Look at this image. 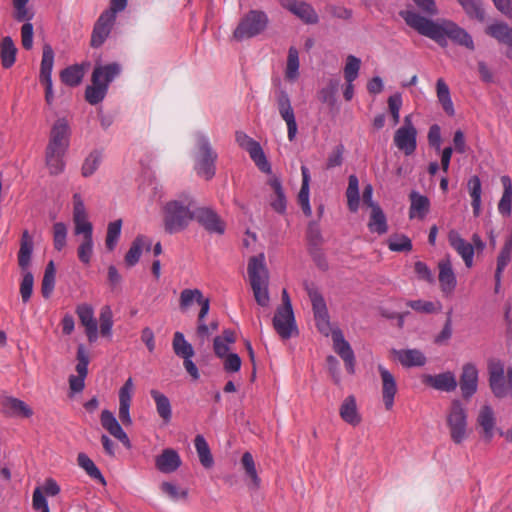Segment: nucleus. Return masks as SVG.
<instances>
[{"label": "nucleus", "instance_id": "nucleus-1", "mask_svg": "<svg viewBox=\"0 0 512 512\" xmlns=\"http://www.w3.org/2000/svg\"><path fill=\"white\" fill-rule=\"evenodd\" d=\"M400 16L409 27L413 28L420 35L434 40L441 47H446L448 39H450L455 44L469 50L475 49L472 36L453 21L446 19L433 21L421 16L414 10L401 11Z\"/></svg>", "mask_w": 512, "mask_h": 512}, {"label": "nucleus", "instance_id": "nucleus-2", "mask_svg": "<svg viewBox=\"0 0 512 512\" xmlns=\"http://www.w3.org/2000/svg\"><path fill=\"white\" fill-rule=\"evenodd\" d=\"M73 223L75 235H82L77 254L83 264H89L93 255V225L88 220L84 201L79 193L73 195Z\"/></svg>", "mask_w": 512, "mask_h": 512}, {"label": "nucleus", "instance_id": "nucleus-3", "mask_svg": "<svg viewBox=\"0 0 512 512\" xmlns=\"http://www.w3.org/2000/svg\"><path fill=\"white\" fill-rule=\"evenodd\" d=\"M164 212L165 230L170 234L177 233L194 219V200L189 194H181L165 205Z\"/></svg>", "mask_w": 512, "mask_h": 512}, {"label": "nucleus", "instance_id": "nucleus-4", "mask_svg": "<svg viewBox=\"0 0 512 512\" xmlns=\"http://www.w3.org/2000/svg\"><path fill=\"white\" fill-rule=\"evenodd\" d=\"M117 63L98 65L92 73V84L86 88L85 98L92 105L100 103L106 96L109 84L120 74Z\"/></svg>", "mask_w": 512, "mask_h": 512}, {"label": "nucleus", "instance_id": "nucleus-5", "mask_svg": "<svg viewBox=\"0 0 512 512\" xmlns=\"http://www.w3.org/2000/svg\"><path fill=\"white\" fill-rule=\"evenodd\" d=\"M197 152L195 153L194 169L198 176L210 180L216 172L217 152L213 149L210 139L203 133L195 134Z\"/></svg>", "mask_w": 512, "mask_h": 512}, {"label": "nucleus", "instance_id": "nucleus-6", "mask_svg": "<svg viewBox=\"0 0 512 512\" xmlns=\"http://www.w3.org/2000/svg\"><path fill=\"white\" fill-rule=\"evenodd\" d=\"M268 24L269 18L264 11L250 10L241 18L233 37L238 41L256 37L267 29Z\"/></svg>", "mask_w": 512, "mask_h": 512}, {"label": "nucleus", "instance_id": "nucleus-7", "mask_svg": "<svg viewBox=\"0 0 512 512\" xmlns=\"http://www.w3.org/2000/svg\"><path fill=\"white\" fill-rule=\"evenodd\" d=\"M450 437L455 444H461L467 438V412L459 400H454L446 415Z\"/></svg>", "mask_w": 512, "mask_h": 512}, {"label": "nucleus", "instance_id": "nucleus-8", "mask_svg": "<svg viewBox=\"0 0 512 512\" xmlns=\"http://www.w3.org/2000/svg\"><path fill=\"white\" fill-rule=\"evenodd\" d=\"M394 144L409 156L414 153L417 147V130L412 122V115L404 117L403 126L398 128L394 134Z\"/></svg>", "mask_w": 512, "mask_h": 512}, {"label": "nucleus", "instance_id": "nucleus-9", "mask_svg": "<svg viewBox=\"0 0 512 512\" xmlns=\"http://www.w3.org/2000/svg\"><path fill=\"white\" fill-rule=\"evenodd\" d=\"M237 144L249 153L256 166L265 173H271V165L268 162L261 145L242 131L236 132Z\"/></svg>", "mask_w": 512, "mask_h": 512}, {"label": "nucleus", "instance_id": "nucleus-10", "mask_svg": "<svg viewBox=\"0 0 512 512\" xmlns=\"http://www.w3.org/2000/svg\"><path fill=\"white\" fill-rule=\"evenodd\" d=\"M276 104L281 118L287 125V137L292 142L296 138L298 125L290 97L285 90L280 89L276 92Z\"/></svg>", "mask_w": 512, "mask_h": 512}, {"label": "nucleus", "instance_id": "nucleus-11", "mask_svg": "<svg viewBox=\"0 0 512 512\" xmlns=\"http://www.w3.org/2000/svg\"><path fill=\"white\" fill-rule=\"evenodd\" d=\"M282 8L289 11L305 24L313 25L319 22V16L311 4L303 0H279Z\"/></svg>", "mask_w": 512, "mask_h": 512}, {"label": "nucleus", "instance_id": "nucleus-12", "mask_svg": "<svg viewBox=\"0 0 512 512\" xmlns=\"http://www.w3.org/2000/svg\"><path fill=\"white\" fill-rule=\"evenodd\" d=\"M71 127L66 118H59L53 124L47 148L67 151L70 145Z\"/></svg>", "mask_w": 512, "mask_h": 512}, {"label": "nucleus", "instance_id": "nucleus-13", "mask_svg": "<svg viewBox=\"0 0 512 512\" xmlns=\"http://www.w3.org/2000/svg\"><path fill=\"white\" fill-rule=\"evenodd\" d=\"M194 219L211 234L222 235L225 232V222L211 208L201 207L195 209Z\"/></svg>", "mask_w": 512, "mask_h": 512}, {"label": "nucleus", "instance_id": "nucleus-14", "mask_svg": "<svg viewBox=\"0 0 512 512\" xmlns=\"http://www.w3.org/2000/svg\"><path fill=\"white\" fill-rule=\"evenodd\" d=\"M333 349L344 361L348 373L355 372V355L351 345L344 338L343 332L339 328H334L332 332Z\"/></svg>", "mask_w": 512, "mask_h": 512}, {"label": "nucleus", "instance_id": "nucleus-15", "mask_svg": "<svg viewBox=\"0 0 512 512\" xmlns=\"http://www.w3.org/2000/svg\"><path fill=\"white\" fill-rule=\"evenodd\" d=\"M134 393V382L131 377H129L125 383L121 386L118 392L119 397V409H118V417L120 422L124 426H131L133 423L132 417L130 415V407L132 403V397Z\"/></svg>", "mask_w": 512, "mask_h": 512}, {"label": "nucleus", "instance_id": "nucleus-16", "mask_svg": "<svg viewBox=\"0 0 512 512\" xmlns=\"http://www.w3.org/2000/svg\"><path fill=\"white\" fill-rule=\"evenodd\" d=\"M489 384L497 398L512 394V387L505 377L504 366L501 363L492 364L489 368Z\"/></svg>", "mask_w": 512, "mask_h": 512}, {"label": "nucleus", "instance_id": "nucleus-17", "mask_svg": "<svg viewBox=\"0 0 512 512\" xmlns=\"http://www.w3.org/2000/svg\"><path fill=\"white\" fill-rule=\"evenodd\" d=\"M438 280L444 296L450 297L457 286V278L450 258L447 256L438 262Z\"/></svg>", "mask_w": 512, "mask_h": 512}, {"label": "nucleus", "instance_id": "nucleus-18", "mask_svg": "<svg viewBox=\"0 0 512 512\" xmlns=\"http://www.w3.org/2000/svg\"><path fill=\"white\" fill-rule=\"evenodd\" d=\"M273 327L281 338L292 337L297 330L293 310L277 308L273 318Z\"/></svg>", "mask_w": 512, "mask_h": 512}, {"label": "nucleus", "instance_id": "nucleus-19", "mask_svg": "<svg viewBox=\"0 0 512 512\" xmlns=\"http://www.w3.org/2000/svg\"><path fill=\"white\" fill-rule=\"evenodd\" d=\"M100 422L102 427L114 438L119 440L126 448L131 447L130 439L127 433L123 430L120 420L108 409L101 412Z\"/></svg>", "mask_w": 512, "mask_h": 512}, {"label": "nucleus", "instance_id": "nucleus-20", "mask_svg": "<svg viewBox=\"0 0 512 512\" xmlns=\"http://www.w3.org/2000/svg\"><path fill=\"white\" fill-rule=\"evenodd\" d=\"M479 371L475 364L466 363L462 367L460 375V389L462 396L466 399L471 398L478 389Z\"/></svg>", "mask_w": 512, "mask_h": 512}, {"label": "nucleus", "instance_id": "nucleus-21", "mask_svg": "<svg viewBox=\"0 0 512 512\" xmlns=\"http://www.w3.org/2000/svg\"><path fill=\"white\" fill-rule=\"evenodd\" d=\"M378 371L382 382V398L386 410L394 406V399L398 391L396 379L393 374L383 365H378Z\"/></svg>", "mask_w": 512, "mask_h": 512}, {"label": "nucleus", "instance_id": "nucleus-22", "mask_svg": "<svg viewBox=\"0 0 512 512\" xmlns=\"http://www.w3.org/2000/svg\"><path fill=\"white\" fill-rule=\"evenodd\" d=\"M76 314L85 328L89 342L93 343L98 339V326L94 317V309L90 304L83 303L76 307Z\"/></svg>", "mask_w": 512, "mask_h": 512}, {"label": "nucleus", "instance_id": "nucleus-23", "mask_svg": "<svg viewBox=\"0 0 512 512\" xmlns=\"http://www.w3.org/2000/svg\"><path fill=\"white\" fill-rule=\"evenodd\" d=\"M247 273L250 285L269 283V272L265 263L264 253H259L249 259Z\"/></svg>", "mask_w": 512, "mask_h": 512}, {"label": "nucleus", "instance_id": "nucleus-24", "mask_svg": "<svg viewBox=\"0 0 512 512\" xmlns=\"http://www.w3.org/2000/svg\"><path fill=\"white\" fill-rule=\"evenodd\" d=\"M422 382L438 391L452 392L457 387V380L453 372L446 371L436 375L425 374Z\"/></svg>", "mask_w": 512, "mask_h": 512}, {"label": "nucleus", "instance_id": "nucleus-25", "mask_svg": "<svg viewBox=\"0 0 512 512\" xmlns=\"http://www.w3.org/2000/svg\"><path fill=\"white\" fill-rule=\"evenodd\" d=\"M115 21L116 20L113 19L110 14H106L104 12L101 13L94 25L91 36V45L93 47H99L105 42L112 30Z\"/></svg>", "mask_w": 512, "mask_h": 512}, {"label": "nucleus", "instance_id": "nucleus-26", "mask_svg": "<svg viewBox=\"0 0 512 512\" xmlns=\"http://www.w3.org/2000/svg\"><path fill=\"white\" fill-rule=\"evenodd\" d=\"M449 244L462 257L465 265L470 268L473 265L474 247L463 239L456 230H451L448 234Z\"/></svg>", "mask_w": 512, "mask_h": 512}, {"label": "nucleus", "instance_id": "nucleus-27", "mask_svg": "<svg viewBox=\"0 0 512 512\" xmlns=\"http://www.w3.org/2000/svg\"><path fill=\"white\" fill-rule=\"evenodd\" d=\"M2 412L10 417H30L33 414L32 409L22 400L4 396L1 399Z\"/></svg>", "mask_w": 512, "mask_h": 512}, {"label": "nucleus", "instance_id": "nucleus-28", "mask_svg": "<svg viewBox=\"0 0 512 512\" xmlns=\"http://www.w3.org/2000/svg\"><path fill=\"white\" fill-rule=\"evenodd\" d=\"M182 464L178 452L174 449L167 448L162 451L155 459L156 468L162 473H173Z\"/></svg>", "mask_w": 512, "mask_h": 512}, {"label": "nucleus", "instance_id": "nucleus-29", "mask_svg": "<svg viewBox=\"0 0 512 512\" xmlns=\"http://www.w3.org/2000/svg\"><path fill=\"white\" fill-rule=\"evenodd\" d=\"M410 208L409 218L423 220L430 211V200L427 196L420 194L417 191H411L409 194Z\"/></svg>", "mask_w": 512, "mask_h": 512}, {"label": "nucleus", "instance_id": "nucleus-30", "mask_svg": "<svg viewBox=\"0 0 512 512\" xmlns=\"http://www.w3.org/2000/svg\"><path fill=\"white\" fill-rule=\"evenodd\" d=\"M339 415L345 423L351 426L355 427L361 423L362 417L355 396L349 395L343 400L339 408Z\"/></svg>", "mask_w": 512, "mask_h": 512}, {"label": "nucleus", "instance_id": "nucleus-31", "mask_svg": "<svg viewBox=\"0 0 512 512\" xmlns=\"http://www.w3.org/2000/svg\"><path fill=\"white\" fill-rule=\"evenodd\" d=\"M152 246V241L145 236H137L135 240L132 242L129 250L125 255V263L128 267L135 266L141 255L143 250L149 251Z\"/></svg>", "mask_w": 512, "mask_h": 512}, {"label": "nucleus", "instance_id": "nucleus-32", "mask_svg": "<svg viewBox=\"0 0 512 512\" xmlns=\"http://www.w3.org/2000/svg\"><path fill=\"white\" fill-rule=\"evenodd\" d=\"M393 353L401 365L407 368L421 367L426 363L425 355L418 349L394 350Z\"/></svg>", "mask_w": 512, "mask_h": 512}, {"label": "nucleus", "instance_id": "nucleus-33", "mask_svg": "<svg viewBox=\"0 0 512 512\" xmlns=\"http://www.w3.org/2000/svg\"><path fill=\"white\" fill-rule=\"evenodd\" d=\"M269 186L273 190L270 196V205L274 211L283 214L287 208V200L279 178L272 177L268 181Z\"/></svg>", "mask_w": 512, "mask_h": 512}, {"label": "nucleus", "instance_id": "nucleus-34", "mask_svg": "<svg viewBox=\"0 0 512 512\" xmlns=\"http://www.w3.org/2000/svg\"><path fill=\"white\" fill-rule=\"evenodd\" d=\"M512 258V229L497 257V268L495 272V290L498 292L501 282V275Z\"/></svg>", "mask_w": 512, "mask_h": 512}, {"label": "nucleus", "instance_id": "nucleus-35", "mask_svg": "<svg viewBox=\"0 0 512 512\" xmlns=\"http://www.w3.org/2000/svg\"><path fill=\"white\" fill-rule=\"evenodd\" d=\"M302 185L298 194V203L306 216H311L310 206V171L306 166H301Z\"/></svg>", "mask_w": 512, "mask_h": 512}, {"label": "nucleus", "instance_id": "nucleus-36", "mask_svg": "<svg viewBox=\"0 0 512 512\" xmlns=\"http://www.w3.org/2000/svg\"><path fill=\"white\" fill-rule=\"evenodd\" d=\"M477 423L483 429L484 437L490 441L494 436V429L496 425V418L491 406L484 405L478 414Z\"/></svg>", "mask_w": 512, "mask_h": 512}, {"label": "nucleus", "instance_id": "nucleus-37", "mask_svg": "<svg viewBox=\"0 0 512 512\" xmlns=\"http://www.w3.org/2000/svg\"><path fill=\"white\" fill-rule=\"evenodd\" d=\"M89 65V63H82L65 68L60 74L61 81L67 86H78L81 83Z\"/></svg>", "mask_w": 512, "mask_h": 512}, {"label": "nucleus", "instance_id": "nucleus-38", "mask_svg": "<svg viewBox=\"0 0 512 512\" xmlns=\"http://www.w3.org/2000/svg\"><path fill=\"white\" fill-rule=\"evenodd\" d=\"M241 465L245 471L246 476L250 480L248 486L254 490L259 489L261 486V479L258 475L254 458L250 452H245L242 455Z\"/></svg>", "mask_w": 512, "mask_h": 512}, {"label": "nucleus", "instance_id": "nucleus-39", "mask_svg": "<svg viewBox=\"0 0 512 512\" xmlns=\"http://www.w3.org/2000/svg\"><path fill=\"white\" fill-rule=\"evenodd\" d=\"M150 395L153 398L156 411L159 417L165 422H170L172 418V407L169 398L156 389L150 391Z\"/></svg>", "mask_w": 512, "mask_h": 512}, {"label": "nucleus", "instance_id": "nucleus-40", "mask_svg": "<svg viewBox=\"0 0 512 512\" xmlns=\"http://www.w3.org/2000/svg\"><path fill=\"white\" fill-rule=\"evenodd\" d=\"M17 48L10 36L2 38L0 43V59L4 68L12 67L16 61Z\"/></svg>", "mask_w": 512, "mask_h": 512}, {"label": "nucleus", "instance_id": "nucleus-41", "mask_svg": "<svg viewBox=\"0 0 512 512\" xmlns=\"http://www.w3.org/2000/svg\"><path fill=\"white\" fill-rule=\"evenodd\" d=\"M486 33L498 42L512 47V28L503 22L492 23L486 28Z\"/></svg>", "mask_w": 512, "mask_h": 512}, {"label": "nucleus", "instance_id": "nucleus-42", "mask_svg": "<svg viewBox=\"0 0 512 512\" xmlns=\"http://www.w3.org/2000/svg\"><path fill=\"white\" fill-rule=\"evenodd\" d=\"M503 194L498 203V211L503 216H510L512 211V181L509 176L501 177Z\"/></svg>", "mask_w": 512, "mask_h": 512}, {"label": "nucleus", "instance_id": "nucleus-43", "mask_svg": "<svg viewBox=\"0 0 512 512\" xmlns=\"http://www.w3.org/2000/svg\"><path fill=\"white\" fill-rule=\"evenodd\" d=\"M65 153L66 151L46 148L45 159L50 174L58 175L64 171L65 162L63 158Z\"/></svg>", "mask_w": 512, "mask_h": 512}, {"label": "nucleus", "instance_id": "nucleus-44", "mask_svg": "<svg viewBox=\"0 0 512 512\" xmlns=\"http://www.w3.org/2000/svg\"><path fill=\"white\" fill-rule=\"evenodd\" d=\"M299 51L296 47L291 46L288 50L286 67H285V79L289 82H295L299 78Z\"/></svg>", "mask_w": 512, "mask_h": 512}, {"label": "nucleus", "instance_id": "nucleus-45", "mask_svg": "<svg viewBox=\"0 0 512 512\" xmlns=\"http://www.w3.org/2000/svg\"><path fill=\"white\" fill-rule=\"evenodd\" d=\"M436 94L443 110L449 116H454L455 109L450 95V89L446 82L439 78L436 82Z\"/></svg>", "mask_w": 512, "mask_h": 512}, {"label": "nucleus", "instance_id": "nucleus-46", "mask_svg": "<svg viewBox=\"0 0 512 512\" xmlns=\"http://www.w3.org/2000/svg\"><path fill=\"white\" fill-rule=\"evenodd\" d=\"M467 188L469 195L472 199L471 205L473 208V214L478 216L481 210V195H482V186L480 178L476 175L469 178L467 182Z\"/></svg>", "mask_w": 512, "mask_h": 512}, {"label": "nucleus", "instance_id": "nucleus-47", "mask_svg": "<svg viewBox=\"0 0 512 512\" xmlns=\"http://www.w3.org/2000/svg\"><path fill=\"white\" fill-rule=\"evenodd\" d=\"M194 446L199 457V461L204 468H211L214 464L209 445L203 435H197L194 439Z\"/></svg>", "mask_w": 512, "mask_h": 512}, {"label": "nucleus", "instance_id": "nucleus-48", "mask_svg": "<svg viewBox=\"0 0 512 512\" xmlns=\"http://www.w3.org/2000/svg\"><path fill=\"white\" fill-rule=\"evenodd\" d=\"M172 347L174 353L180 358H188L194 356V349L192 345L185 339L182 332H175Z\"/></svg>", "mask_w": 512, "mask_h": 512}, {"label": "nucleus", "instance_id": "nucleus-49", "mask_svg": "<svg viewBox=\"0 0 512 512\" xmlns=\"http://www.w3.org/2000/svg\"><path fill=\"white\" fill-rule=\"evenodd\" d=\"M53 65L54 51L50 45L46 44L43 47L39 81L52 79Z\"/></svg>", "mask_w": 512, "mask_h": 512}, {"label": "nucleus", "instance_id": "nucleus-50", "mask_svg": "<svg viewBox=\"0 0 512 512\" xmlns=\"http://www.w3.org/2000/svg\"><path fill=\"white\" fill-rule=\"evenodd\" d=\"M368 228L371 232L384 234L388 230L386 216L380 206H374L371 211Z\"/></svg>", "mask_w": 512, "mask_h": 512}, {"label": "nucleus", "instance_id": "nucleus-51", "mask_svg": "<svg viewBox=\"0 0 512 512\" xmlns=\"http://www.w3.org/2000/svg\"><path fill=\"white\" fill-rule=\"evenodd\" d=\"M204 299V295L201 290L195 289H183L179 297V308L182 312H186L194 303H200Z\"/></svg>", "mask_w": 512, "mask_h": 512}, {"label": "nucleus", "instance_id": "nucleus-52", "mask_svg": "<svg viewBox=\"0 0 512 512\" xmlns=\"http://www.w3.org/2000/svg\"><path fill=\"white\" fill-rule=\"evenodd\" d=\"M348 208L352 212H356L359 208V180L356 175H350L348 179V187L346 191Z\"/></svg>", "mask_w": 512, "mask_h": 512}, {"label": "nucleus", "instance_id": "nucleus-53", "mask_svg": "<svg viewBox=\"0 0 512 512\" xmlns=\"http://www.w3.org/2000/svg\"><path fill=\"white\" fill-rule=\"evenodd\" d=\"M78 465L93 479L98 480L102 485H106L105 478L94 462L85 454L79 453L77 457Z\"/></svg>", "mask_w": 512, "mask_h": 512}, {"label": "nucleus", "instance_id": "nucleus-54", "mask_svg": "<svg viewBox=\"0 0 512 512\" xmlns=\"http://www.w3.org/2000/svg\"><path fill=\"white\" fill-rule=\"evenodd\" d=\"M55 276H56V269L53 261H50L44 272L43 280H42V295L44 298H49L52 294L54 287H55Z\"/></svg>", "mask_w": 512, "mask_h": 512}, {"label": "nucleus", "instance_id": "nucleus-55", "mask_svg": "<svg viewBox=\"0 0 512 512\" xmlns=\"http://www.w3.org/2000/svg\"><path fill=\"white\" fill-rule=\"evenodd\" d=\"M360 67L361 59L354 55H348L343 68L345 81L354 82L359 76Z\"/></svg>", "mask_w": 512, "mask_h": 512}, {"label": "nucleus", "instance_id": "nucleus-56", "mask_svg": "<svg viewBox=\"0 0 512 512\" xmlns=\"http://www.w3.org/2000/svg\"><path fill=\"white\" fill-rule=\"evenodd\" d=\"M102 153L98 150L92 151L84 160L82 165V175L84 177H89L93 175L96 170L99 168L102 162Z\"/></svg>", "mask_w": 512, "mask_h": 512}, {"label": "nucleus", "instance_id": "nucleus-57", "mask_svg": "<svg viewBox=\"0 0 512 512\" xmlns=\"http://www.w3.org/2000/svg\"><path fill=\"white\" fill-rule=\"evenodd\" d=\"M100 321V334L103 337L111 338L112 337V327H113V313L109 306H103L100 310L99 315Z\"/></svg>", "mask_w": 512, "mask_h": 512}, {"label": "nucleus", "instance_id": "nucleus-58", "mask_svg": "<svg viewBox=\"0 0 512 512\" xmlns=\"http://www.w3.org/2000/svg\"><path fill=\"white\" fill-rule=\"evenodd\" d=\"M407 306L416 312L424 314H432L439 312L442 308L440 302H432L426 300H410L407 301Z\"/></svg>", "mask_w": 512, "mask_h": 512}, {"label": "nucleus", "instance_id": "nucleus-59", "mask_svg": "<svg viewBox=\"0 0 512 512\" xmlns=\"http://www.w3.org/2000/svg\"><path fill=\"white\" fill-rule=\"evenodd\" d=\"M198 304L200 305V311L198 314L197 334L204 338L209 335V327L205 323V318L210 310V300L204 297Z\"/></svg>", "mask_w": 512, "mask_h": 512}, {"label": "nucleus", "instance_id": "nucleus-60", "mask_svg": "<svg viewBox=\"0 0 512 512\" xmlns=\"http://www.w3.org/2000/svg\"><path fill=\"white\" fill-rule=\"evenodd\" d=\"M68 228L63 222H56L53 225V245L57 251H62L67 243Z\"/></svg>", "mask_w": 512, "mask_h": 512}, {"label": "nucleus", "instance_id": "nucleus-61", "mask_svg": "<svg viewBox=\"0 0 512 512\" xmlns=\"http://www.w3.org/2000/svg\"><path fill=\"white\" fill-rule=\"evenodd\" d=\"M122 228V220L118 219L113 222H110L107 227V235H106V247L108 250L112 251L117 245L118 239L121 235Z\"/></svg>", "mask_w": 512, "mask_h": 512}, {"label": "nucleus", "instance_id": "nucleus-62", "mask_svg": "<svg viewBox=\"0 0 512 512\" xmlns=\"http://www.w3.org/2000/svg\"><path fill=\"white\" fill-rule=\"evenodd\" d=\"M467 15L479 21H484L485 12L481 7L480 0H458Z\"/></svg>", "mask_w": 512, "mask_h": 512}, {"label": "nucleus", "instance_id": "nucleus-63", "mask_svg": "<svg viewBox=\"0 0 512 512\" xmlns=\"http://www.w3.org/2000/svg\"><path fill=\"white\" fill-rule=\"evenodd\" d=\"M161 491L166 494L172 501L184 500L188 496L187 489H181L178 485L172 482H162L160 485Z\"/></svg>", "mask_w": 512, "mask_h": 512}, {"label": "nucleus", "instance_id": "nucleus-64", "mask_svg": "<svg viewBox=\"0 0 512 512\" xmlns=\"http://www.w3.org/2000/svg\"><path fill=\"white\" fill-rule=\"evenodd\" d=\"M388 247L391 251L409 252L412 249V242L406 235H393L388 240Z\"/></svg>", "mask_w": 512, "mask_h": 512}]
</instances>
